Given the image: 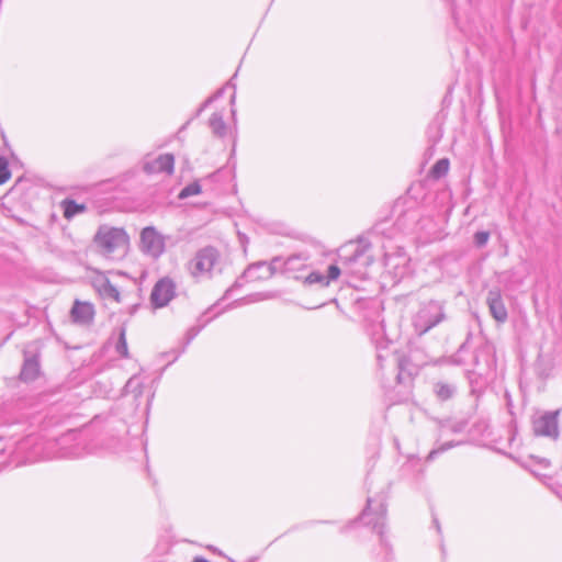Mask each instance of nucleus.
<instances>
[{
	"mask_svg": "<svg viewBox=\"0 0 562 562\" xmlns=\"http://www.w3.org/2000/svg\"><path fill=\"white\" fill-rule=\"evenodd\" d=\"M310 258L311 256L307 252L301 251L286 258L274 257L270 262L258 261L249 265L240 279L247 281L266 280L277 272L301 279L302 276L296 273L307 268Z\"/></svg>",
	"mask_w": 562,
	"mask_h": 562,
	"instance_id": "1",
	"label": "nucleus"
},
{
	"mask_svg": "<svg viewBox=\"0 0 562 562\" xmlns=\"http://www.w3.org/2000/svg\"><path fill=\"white\" fill-rule=\"evenodd\" d=\"M93 241L103 256L113 258L115 254L124 255L126 252L130 237L124 228L101 225Z\"/></svg>",
	"mask_w": 562,
	"mask_h": 562,
	"instance_id": "2",
	"label": "nucleus"
},
{
	"mask_svg": "<svg viewBox=\"0 0 562 562\" xmlns=\"http://www.w3.org/2000/svg\"><path fill=\"white\" fill-rule=\"evenodd\" d=\"M386 496L379 494L376 497H368L367 505L359 516V520L366 526H371L380 536L381 546L387 550V543L383 537L386 518Z\"/></svg>",
	"mask_w": 562,
	"mask_h": 562,
	"instance_id": "3",
	"label": "nucleus"
},
{
	"mask_svg": "<svg viewBox=\"0 0 562 562\" xmlns=\"http://www.w3.org/2000/svg\"><path fill=\"white\" fill-rule=\"evenodd\" d=\"M446 319L445 302L429 300L420 304L413 318L415 330L423 335Z\"/></svg>",
	"mask_w": 562,
	"mask_h": 562,
	"instance_id": "4",
	"label": "nucleus"
},
{
	"mask_svg": "<svg viewBox=\"0 0 562 562\" xmlns=\"http://www.w3.org/2000/svg\"><path fill=\"white\" fill-rule=\"evenodd\" d=\"M220 261L221 256L217 249L207 246L196 251L189 261L188 269L194 278H210Z\"/></svg>",
	"mask_w": 562,
	"mask_h": 562,
	"instance_id": "5",
	"label": "nucleus"
},
{
	"mask_svg": "<svg viewBox=\"0 0 562 562\" xmlns=\"http://www.w3.org/2000/svg\"><path fill=\"white\" fill-rule=\"evenodd\" d=\"M561 411H548L532 419V430L538 437L557 440L560 437L559 416Z\"/></svg>",
	"mask_w": 562,
	"mask_h": 562,
	"instance_id": "6",
	"label": "nucleus"
},
{
	"mask_svg": "<svg viewBox=\"0 0 562 562\" xmlns=\"http://www.w3.org/2000/svg\"><path fill=\"white\" fill-rule=\"evenodd\" d=\"M146 382H147V376L144 375L142 372L133 374L125 383V385L123 387V394L131 395L133 397L136 406H138L140 404V400H142L143 395L146 393V396H147L146 408L148 409L154 400L155 390L153 387H146Z\"/></svg>",
	"mask_w": 562,
	"mask_h": 562,
	"instance_id": "7",
	"label": "nucleus"
},
{
	"mask_svg": "<svg viewBox=\"0 0 562 562\" xmlns=\"http://www.w3.org/2000/svg\"><path fill=\"white\" fill-rule=\"evenodd\" d=\"M165 237L153 226L143 228L140 233V249L154 259L165 252Z\"/></svg>",
	"mask_w": 562,
	"mask_h": 562,
	"instance_id": "8",
	"label": "nucleus"
},
{
	"mask_svg": "<svg viewBox=\"0 0 562 562\" xmlns=\"http://www.w3.org/2000/svg\"><path fill=\"white\" fill-rule=\"evenodd\" d=\"M176 295V283L169 278H161L154 285L150 302L156 308L165 307Z\"/></svg>",
	"mask_w": 562,
	"mask_h": 562,
	"instance_id": "9",
	"label": "nucleus"
},
{
	"mask_svg": "<svg viewBox=\"0 0 562 562\" xmlns=\"http://www.w3.org/2000/svg\"><path fill=\"white\" fill-rule=\"evenodd\" d=\"M142 169L147 175L164 172L170 176L175 170V156L172 154H161L156 158L145 157Z\"/></svg>",
	"mask_w": 562,
	"mask_h": 562,
	"instance_id": "10",
	"label": "nucleus"
},
{
	"mask_svg": "<svg viewBox=\"0 0 562 562\" xmlns=\"http://www.w3.org/2000/svg\"><path fill=\"white\" fill-rule=\"evenodd\" d=\"M95 316V308L91 302L75 300L70 310V319L80 326L92 325Z\"/></svg>",
	"mask_w": 562,
	"mask_h": 562,
	"instance_id": "11",
	"label": "nucleus"
},
{
	"mask_svg": "<svg viewBox=\"0 0 562 562\" xmlns=\"http://www.w3.org/2000/svg\"><path fill=\"white\" fill-rule=\"evenodd\" d=\"M486 303L490 313L495 321L498 323H505L507 321L508 313L499 290H490L487 293Z\"/></svg>",
	"mask_w": 562,
	"mask_h": 562,
	"instance_id": "12",
	"label": "nucleus"
},
{
	"mask_svg": "<svg viewBox=\"0 0 562 562\" xmlns=\"http://www.w3.org/2000/svg\"><path fill=\"white\" fill-rule=\"evenodd\" d=\"M340 276V268L336 265H330L327 269V274H323L318 271H312L305 277V282L308 284H319L321 286H327L330 281L336 280Z\"/></svg>",
	"mask_w": 562,
	"mask_h": 562,
	"instance_id": "13",
	"label": "nucleus"
},
{
	"mask_svg": "<svg viewBox=\"0 0 562 562\" xmlns=\"http://www.w3.org/2000/svg\"><path fill=\"white\" fill-rule=\"evenodd\" d=\"M394 362L397 367V374H396V381L400 385L409 386L412 380H413V366L412 363L398 355H392Z\"/></svg>",
	"mask_w": 562,
	"mask_h": 562,
	"instance_id": "14",
	"label": "nucleus"
},
{
	"mask_svg": "<svg viewBox=\"0 0 562 562\" xmlns=\"http://www.w3.org/2000/svg\"><path fill=\"white\" fill-rule=\"evenodd\" d=\"M94 286L103 299L113 300L117 303L121 301L120 291L106 277L95 279Z\"/></svg>",
	"mask_w": 562,
	"mask_h": 562,
	"instance_id": "15",
	"label": "nucleus"
},
{
	"mask_svg": "<svg viewBox=\"0 0 562 562\" xmlns=\"http://www.w3.org/2000/svg\"><path fill=\"white\" fill-rule=\"evenodd\" d=\"M432 392L438 401L446 402L454 397L458 387L452 382L437 381L432 384Z\"/></svg>",
	"mask_w": 562,
	"mask_h": 562,
	"instance_id": "16",
	"label": "nucleus"
},
{
	"mask_svg": "<svg viewBox=\"0 0 562 562\" xmlns=\"http://www.w3.org/2000/svg\"><path fill=\"white\" fill-rule=\"evenodd\" d=\"M40 373V363L36 357L25 358L22 370L20 372L21 380L29 382L37 378Z\"/></svg>",
	"mask_w": 562,
	"mask_h": 562,
	"instance_id": "17",
	"label": "nucleus"
},
{
	"mask_svg": "<svg viewBox=\"0 0 562 562\" xmlns=\"http://www.w3.org/2000/svg\"><path fill=\"white\" fill-rule=\"evenodd\" d=\"M116 333V340L114 342V350L121 358H130L127 340H126V326H120L114 334Z\"/></svg>",
	"mask_w": 562,
	"mask_h": 562,
	"instance_id": "18",
	"label": "nucleus"
},
{
	"mask_svg": "<svg viewBox=\"0 0 562 562\" xmlns=\"http://www.w3.org/2000/svg\"><path fill=\"white\" fill-rule=\"evenodd\" d=\"M467 427V422L464 420H445L440 423L439 431L440 437H445L448 434H459L462 432Z\"/></svg>",
	"mask_w": 562,
	"mask_h": 562,
	"instance_id": "19",
	"label": "nucleus"
},
{
	"mask_svg": "<svg viewBox=\"0 0 562 562\" xmlns=\"http://www.w3.org/2000/svg\"><path fill=\"white\" fill-rule=\"evenodd\" d=\"M61 207L64 211V217L67 220H70L77 214L86 211L85 204H78L75 200L71 199H65L61 202Z\"/></svg>",
	"mask_w": 562,
	"mask_h": 562,
	"instance_id": "20",
	"label": "nucleus"
},
{
	"mask_svg": "<svg viewBox=\"0 0 562 562\" xmlns=\"http://www.w3.org/2000/svg\"><path fill=\"white\" fill-rule=\"evenodd\" d=\"M209 123L214 135L218 137H223L226 135V123L224 122L222 114L213 113L210 117Z\"/></svg>",
	"mask_w": 562,
	"mask_h": 562,
	"instance_id": "21",
	"label": "nucleus"
},
{
	"mask_svg": "<svg viewBox=\"0 0 562 562\" xmlns=\"http://www.w3.org/2000/svg\"><path fill=\"white\" fill-rule=\"evenodd\" d=\"M449 160L447 158L439 159L430 169V175L435 179H439L449 171Z\"/></svg>",
	"mask_w": 562,
	"mask_h": 562,
	"instance_id": "22",
	"label": "nucleus"
},
{
	"mask_svg": "<svg viewBox=\"0 0 562 562\" xmlns=\"http://www.w3.org/2000/svg\"><path fill=\"white\" fill-rule=\"evenodd\" d=\"M201 186L198 181H194L192 183H189L179 193L180 199H187L192 195H196L201 193Z\"/></svg>",
	"mask_w": 562,
	"mask_h": 562,
	"instance_id": "23",
	"label": "nucleus"
},
{
	"mask_svg": "<svg viewBox=\"0 0 562 562\" xmlns=\"http://www.w3.org/2000/svg\"><path fill=\"white\" fill-rule=\"evenodd\" d=\"M10 177L9 161L5 157L0 156V186L5 183Z\"/></svg>",
	"mask_w": 562,
	"mask_h": 562,
	"instance_id": "24",
	"label": "nucleus"
},
{
	"mask_svg": "<svg viewBox=\"0 0 562 562\" xmlns=\"http://www.w3.org/2000/svg\"><path fill=\"white\" fill-rule=\"evenodd\" d=\"M490 236H491L490 232H486V231L476 232L473 236V243L477 248H482L488 243Z\"/></svg>",
	"mask_w": 562,
	"mask_h": 562,
	"instance_id": "25",
	"label": "nucleus"
},
{
	"mask_svg": "<svg viewBox=\"0 0 562 562\" xmlns=\"http://www.w3.org/2000/svg\"><path fill=\"white\" fill-rule=\"evenodd\" d=\"M461 442L460 441H447V442H443L441 443L438 448L431 450L428 454V459H434L436 454L438 453H441V452H445L447 450H449L450 448H453L456 446H459Z\"/></svg>",
	"mask_w": 562,
	"mask_h": 562,
	"instance_id": "26",
	"label": "nucleus"
},
{
	"mask_svg": "<svg viewBox=\"0 0 562 562\" xmlns=\"http://www.w3.org/2000/svg\"><path fill=\"white\" fill-rule=\"evenodd\" d=\"M224 89L225 88H221L214 94L209 97L198 109L196 115H200L211 103L221 98L224 94Z\"/></svg>",
	"mask_w": 562,
	"mask_h": 562,
	"instance_id": "27",
	"label": "nucleus"
},
{
	"mask_svg": "<svg viewBox=\"0 0 562 562\" xmlns=\"http://www.w3.org/2000/svg\"><path fill=\"white\" fill-rule=\"evenodd\" d=\"M224 89L225 88H221L214 94L209 97L198 109L196 115H200L211 103L221 98L224 94Z\"/></svg>",
	"mask_w": 562,
	"mask_h": 562,
	"instance_id": "28",
	"label": "nucleus"
},
{
	"mask_svg": "<svg viewBox=\"0 0 562 562\" xmlns=\"http://www.w3.org/2000/svg\"><path fill=\"white\" fill-rule=\"evenodd\" d=\"M224 89L225 88H221L214 94L209 97L198 109L196 115H200L211 103L221 98L224 94Z\"/></svg>",
	"mask_w": 562,
	"mask_h": 562,
	"instance_id": "29",
	"label": "nucleus"
},
{
	"mask_svg": "<svg viewBox=\"0 0 562 562\" xmlns=\"http://www.w3.org/2000/svg\"><path fill=\"white\" fill-rule=\"evenodd\" d=\"M212 318H207L206 321H204L203 323H201L200 325L198 326H193L191 328L188 329L187 331V345H189L196 336L201 331V329L211 321Z\"/></svg>",
	"mask_w": 562,
	"mask_h": 562,
	"instance_id": "30",
	"label": "nucleus"
},
{
	"mask_svg": "<svg viewBox=\"0 0 562 562\" xmlns=\"http://www.w3.org/2000/svg\"><path fill=\"white\" fill-rule=\"evenodd\" d=\"M374 341L376 344V348H378V353H376V360L379 362V366L382 367V360L385 358V356L382 353V349L386 348V345L385 346H382L380 345L379 342V339L378 338H374Z\"/></svg>",
	"mask_w": 562,
	"mask_h": 562,
	"instance_id": "31",
	"label": "nucleus"
},
{
	"mask_svg": "<svg viewBox=\"0 0 562 562\" xmlns=\"http://www.w3.org/2000/svg\"><path fill=\"white\" fill-rule=\"evenodd\" d=\"M362 256H363V254H362L361 251L356 250V251H355V254H353L351 257H349V259H348V260H349L350 262H353V261L359 260V258H361Z\"/></svg>",
	"mask_w": 562,
	"mask_h": 562,
	"instance_id": "32",
	"label": "nucleus"
},
{
	"mask_svg": "<svg viewBox=\"0 0 562 562\" xmlns=\"http://www.w3.org/2000/svg\"><path fill=\"white\" fill-rule=\"evenodd\" d=\"M81 456V453L79 452H68V453H64L63 457H66V458H79Z\"/></svg>",
	"mask_w": 562,
	"mask_h": 562,
	"instance_id": "33",
	"label": "nucleus"
},
{
	"mask_svg": "<svg viewBox=\"0 0 562 562\" xmlns=\"http://www.w3.org/2000/svg\"><path fill=\"white\" fill-rule=\"evenodd\" d=\"M238 286H241V283L239 280H237L232 288H229L227 291H226V294H228L231 291H233L235 288H238Z\"/></svg>",
	"mask_w": 562,
	"mask_h": 562,
	"instance_id": "34",
	"label": "nucleus"
},
{
	"mask_svg": "<svg viewBox=\"0 0 562 562\" xmlns=\"http://www.w3.org/2000/svg\"><path fill=\"white\" fill-rule=\"evenodd\" d=\"M380 331L383 333V324L382 323H380L378 325V329H376V331H374V335H378Z\"/></svg>",
	"mask_w": 562,
	"mask_h": 562,
	"instance_id": "35",
	"label": "nucleus"
},
{
	"mask_svg": "<svg viewBox=\"0 0 562 562\" xmlns=\"http://www.w3.org/2000/svg\"><path fill=\"white\" fill-rule=\"evenodd\" d=\"M193 562H209L206 559L203 558H195Z\"/></svg>",
	"mask_w": 562,
	"mask_h": 562,
	"instance_id": "36",
	"label": "nucleus"
},
{
	"mask_svg": "<svg viewBox=\"0 0 562 562\" xmlns=\"http://www.w3.org/2000/svg\"><path fill=\"white\" fill-rule=\"evenodd\" d=\"M465 349V344L461 345L459 350H458V355L462 353Z\"/></svg>",
	"mask_w": 562,
	"mask_h": 562,
	"instance_id": "37",
	"label": "nucleus"
},
{
	"mask_svg": "<svg viewBox=\"0 0 562 562\" xmlns=\"http://www.w3.org/2000/svg\"><path fill=\"white\" fill-rule=\"evenodd\" d=\"M235 98H236V94L233 93L232 98H231V103H234L235 102Z\"/></svg>",
	"mask_w": 562,
	"mask_h": 562,
	"instance_id": "38",
	"label": "nucleus"
},
{
	"mask_svg": "<svg viewBox=\"0 0 562 562\" xmlns=\"http://www.w3.org/2000/svg\"><path fill=\"white\" fill-rule=\"evenodd\" d=\"M261 273H263V270H256V272H255L256 276L261 274Z\"/></svg>",
	"mask_w": 562,
	"mask_h": 562,
	"instance_id": "39",
	"label": "nucleus"
},
{
	"mask_svg": "<svg viewBox=\"0 0 562 562\" xmlns=\"http://www.w3.org/2000/svg\"><path fill=\"white\" fill-rule=\"evenodd\" d=\"M435 524H436L437 529L440 530V526L437 520H435Z\"/></svg>",
	"mask_w": 562,
	"mask_h": 562,
	"instance_id": "40",
	"label": "nucleus"
}]
</instances>
